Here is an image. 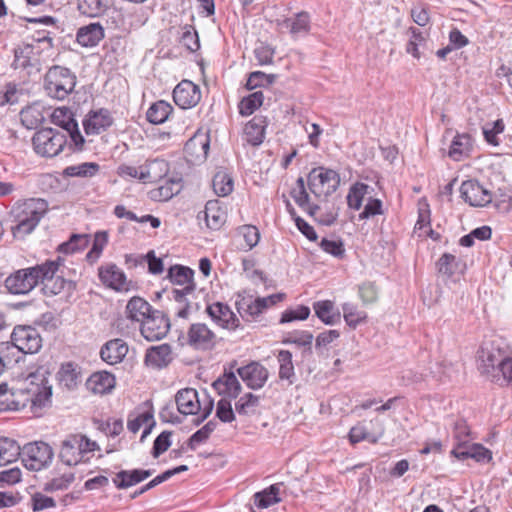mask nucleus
<instances>
[{
  "instance_id": "obj_25",
  "label": "nucleus",
  "mask_w": 512,
  "mask_h": 512,
  "mask_svg": "<svg viewBox=\"0 0 512 512\" xmlns=\"http://www.w3.org/2000/svg\"><path fill=\"white\" fill-rule=\"evenodd\" d=\"M128 353V345L122 339L116 338L106 342L101 350V359L109 365H115L125 358Z\"/></svg>"
},
{
  "instance_id": "obj_62",
  "label": "nucleus",
  "mask_w": 512,
  "mask_h": 512,
  "mask_svg": "<svg viewBox=\"0 0 512 512\" xmlns=\"http://www.w3.org/2000/svg\"><path fill=\"white\" fill-rule=\"evenodd\" d=\"M454 439L456 445L463 443L464 445L469 444L470 430L465 420H458L454 425Z\"/></svg>"
},
{
  "instance_id": "obj_63",
  "label": "nucleus",
  "mask_w": 512,
  "mask_h": 512,
  "mask_svg": "<svg viewBox=\"0 0 512 512\" xmlns=\"http://www.w3.org/2000/svg\"><path fill=\"white\" fill-rule=\"evenodd\" d=\"M31 505L33 511L37 512L55 507L56 502L52 497L46 496L42 493H35L31 498Z\"/></svg>"
},
{
  "instance_id": "obj_9",
  "label": "nucleus",
  "mask_w": 512,
  "mask_h": 512,
  "mask_svg": "<svg viewBox=\"0 0 512 512\" xmlns=\"http://www.w3.org/2000/svg\"><path fill=\"white\" fill-rule=\"evenodd\" d=\"M53 455L52 448L42 441L28 443L20 449L22 463L31 471L46 468L51 463Z\"/></svg>"
},
{
  "instance_id": "obj_14",
  "label": "nucleus",
  "mask_w": 512,
  "mask_h": 512,
  "mask_svg": "<svg viewBox=\"0 0 512 512\" xmlns=\"http://www.w3.org/2000/svg\"><path fill=\"white\" fill-rule=\"evenodd\" d=\"M98 277L101 283L115 291H128L130 289V282L127 281L126 275L114 263H106L98 268Z\"/></svg>"
},
{
  "instance_id": "obj_15",
  "label": "nucleus",
  "mask_w": 512,
  "mask_h": 512,
  "mask_svg": "<svg viewBox=\"0 0 512 512\" xmlns=\"http://www.w3.org/2000/svg\"><path fill=\"white\" fill-rule=\"evenodd\" d=\"M205 311L211 320L221 328L236 330L240 326V320L225 303L213 302L206 306Z\"/></svg>"
},
{
  "instance_id": "obj_5",
  "label": "nucleus",
  "mask_w": 512,
  "mask_h": 512,
  "mask_svg": "<svg viewBox=\"0 0 512 512\" xmlns=\"http://www.w3.org/2000/svg\"><path fill=\"white\" fill-rule=\"evenodd\" d=\"M76 82V75L70 69L55 65L45 74L44 90L49 97L64 100L74 91Z\"/></svg>"
},
{
  "instance_id": "obj_57",
  "label": "nucleus",
  "mask_w": 512,
  "mask_h": 512,
  "mask_svg": "<svg viewBox=\"0 0 512 512\" xmlns=\"http://www.w3.org/2000/svg\"><path fill=\"white\" fill-rule=\"evenodd\" d=\"M310 315V308L299 305L295 309H288L282 313L280 323H288L295 320H306Z\"/></svg>"
},
{
  "instance_id": "obj_51",
  "label": "nucleus",
  "mask_w": 512,
  "mask_h": 512,
  "mask_svg": "<svg viewBox=\"0 0 512 512\" xmlns=\"http://www.w3.org/2000/svg\"><path fill=\"white\" fill-rule=\"evenodd\" d=\"M89 243L88 235L73 234L70 239L58 246V251L64 254H72L83 250Z\"/></svg>"
},
{
  "instance_id": "obj_21",
  "label": "nucleus",
  "mask_w": 512,
  "mask_h": 512,
  "mask_svg": "<svg viewBox=\"0 0 512 512\" xmlns=\"http://www.w3.org/2000/svg\"><path fill=\"white\" fill-rule=\"evenodd\" d=\"M173 352L169 344L151 346L145 354V364L155 369H163L173 361Z\"/></svg>"
},
{
  "instance_id": "obj_61",
  "label": "nucleus",
  "mask_w": 512,
  "mask_h": 512,
  "mask_svg": "<svg viewBox=\"0 0 512 512\" xmlns=\"http://www.w3.org/2000/svg\"><path fill=\"white\" fill-rule=\"evenodd\" d=\"M313 341V334L309 331H296L289 334L285 342L297 344L299 346L308 347L311 352V345Z\"/></svg>"
},
{
  "instance_id": "obj_32",
  "label": "nucleus",
  "mask_w": 512,
  "mask_h": 512,
  "mask_svg": "<svg viewBox=\"0 0 512 512\" xmlns=\"http://www.w3.org/2000/svg\"><path fill=\"white\" fill-rule=\"evenodd\" d=\"M473 148V141L469 134H457L450 145L449 157L455 161H460L468 157Z\"/></svg>"
},
{
  "instance_id": "obj_47",
  "label": "nucleus",
  "mask_w": 512,
  "mask_h": 512,
  "mask_svg": "<svg viewBox=\"0 0 512 512\" xmlns=\"http://www.w3.org/2000/svg\"><path fill=\"white\" fill-rule=\"evenodd\" d=\"M34 56V47L29 44L18 46L14 49V61L12 67L14 69H25L32 66L31 60Z\"/></svg>"
},
{
  "instance_id": "obj_41",
  "label": "nucleus",
  "mask_w": 512,
  "mask_h": 512,
  "mask_svg": "<svg viewBox=\"0 0 512 512\" xmlns=\"http://www.w3.org/2000/svg\"><path fill=\"white\" fill-rule=\"evenodd\" d=\"M259 405L260 397L248 392L235 402V412L240 416H251L257 412Z\"/></svg>"
},
{
  "instance_id": "obj_37",
  "label": "nucleus",
  "mask_w": 512,
  "mask_h": 512,
  "mask_svg": "<svg viewBox=\"0 0 512 512\" xmlns=\"http://www.w3.org/2000/svg\"><path fill=\"white\" fill-rule=\"evenodd\" d=\"M282 26L289 29L293 37L307 34L310 30V16L307 12H300L294 18H287Z\"/></svg>"
},
{
  "instance_id": "obj_39",
  "label": "nucleus",
  "mask_w": 512,
  "mask_h": 512,
  "mask_svg": "<svg viewBox=\"0 0 512 512\" xmlns=\"http://www.w3.org/2000/svg\"><path fill=\"white\" fill-rule=\"evenodd\" d=\"M313 308L317 317L326 325H334L340 321V313L334 312V304L330 300L315 302Z\"/></svg>"
},
{
  "instance_id": "obj_43",
  "label": "nucleus",
  "mask_w": 512,
  "mask_h": 512,
  "mask_svg": "<svg viewBox=\"0 0 512 512\" xmlns=\"http://www.w3.org/2000/svg\"><path fill=\"white\" fill-rule=\"evenodd\" d=\"M20 456V446L10 438H0V466L15 461Z\"/></svg>"
},
{
  "instance_id": "obj_31",
  "label": "nucleus",
  "mask_w": 512,
  "mask_h": 512,
  "mask_svg": "<svg viewBox=\"0 0 512 512\" xmlns=\"http://www.w3.org/2000/svg\"><path fill=\"white\" fill-rule=\"evenodd\" d=\"M153 311L145 299L134 296L128 301L125 312L129 320L142 323Z\"/></svg>"
},
{
  "instance_id": "obj_34",
  "label": "nucleus",
  "mask_w": 512,
  "mask_h": 512,
  "mask_svg": "<svg viewBox=\"0 0 512 512\" xmlns=\"http://www.w3.org/2000/svg\"><path fill=\"white\" fill-rule=\"evenodd\" d=\"M290 195L296 204L305 210L309 215L314 216L319 210L318 205H311L309 203L310 197L306 191L303 177H299L296 180V187L291 190Z\"/></svg>"
},
{
  "instance_id": "obj_27",
  "label": "nucleus",
  "mask_w": 512,
  "mask_h": 512,
  "mask_svg": "<svg viewBox=\"0 0 512 512\" xmlns=\"http://www.w3.org/2000/svg\"><path fill=\"white\" fill-rule=\"evenodd\" d=\"M169 172V163L164 159L147 160L141 165V176L144 183H155L162 180Z\"/></svg>"
},
{
  "instance_id": "obj_3",
  "label": "nucleus",
  "mask_w": 512,
  "mask_h": 512,
  "mask_svg": "<svg viewBox=\"0 0 512 512\" xmlns=\"http://www.w3.org/2000/svg\"><path fill=\"white\" fill-rule=\"evenodd\" d=\"M168 278L175 286L169 294V298L178 305L175 307V314L179 318L187 319L191 312L190 299L196 290L194 270L186 266L174 265L168 270Z\"/></svg>"
},
{
  "instance_id": "obj_28",
  "label": "nucleus",
  "mask_w": 512,
  "mask_h": 512,
  "mask_svg": "<svg viewBox=\"0 0 512 512\" xmlns=\"http://www.w3.org/2000/svg\"><path fill=\"white\" fill-rule=\"evenodd\" d=\"M105 37L104 28L100 23H90L77 30L76 41L82 47H94Z\"/></svg>"
},
{
  "instance_id": "obj_8",
  "label": "nucleus",
  "mask_w": 512,
  "mask_h": 512,
  "mask_svg": "<svg viewBox=\"0 0 512 512\" xmlns=\"http://www.w3.org/2000/svg\"><path fill=\"white\" fill-rule=\"evenodd\" d=\"M178 341L194 350H211L217 343L216 334L205 323H192L187 332L180 334Z\"/></svg>"
},
{
  "instance_id": "obj_23",
  "label": "nucleus",
  "mask_w": 512,
  "mask_h": 512,
  "mask_svg": "<svg viewBox=\"0 0 512 512\" xmlns=\"http://www.w3.org/2000/svg\"><path fill=\"white\" fill-rule=\"evenodd\" d=\"M175 402L179 413L183 415H194L201 409L198 392L193 388L179 390Z\"/></svg>"
},
{
  "instance_id": "obj_30",
  "label": "nucleus",
  "mask_w": 512,
  "mask_h": 512,
  "mask_svg": "<svg viewBox=\"0 0 512 512\" xmlns=\"http://www.w3.org/2000/svg\"><path fill=\"white\" fill-rule=\"evenodd\" d=\"M267 126L266 118L260 115L254 116L244 128V139L252 146H258L263 142L265 128Z\"/></svg>"
},
{
  "instance_id": "obj_13",
  "label": "nucleus",
  "mask_w": 512,
  "mask_h": 512,
  "mask_svg": "<svg viewBox=\"0 0 512 512\" xmlns=\"http://www.w3.org/2000/svg\"><path fill=\"white\" fill-rule=\"evenodd\" d=\"M506 358L499 349L493 347L491 349L488 347L482 348L481 365L479 366L481 374L485 375L491 382L501 381L499 371Z\"/></svg>"
},
{
  "instance_id": "obj_7",
  "label": "nucleus",
  "mask_w": 512,
  "mask_h": 512,
  "mask_svg": "<svg viewBox=\"0 0 512 512\" xmlns=\"http://www.w3.org/2000/svg\"><path fill=\"white\" fill-rule=\"evenodd\" d=\"M67 143L66 135L53 128L38 130L32 137L34 151L47 158L57 156Z\"/></svg>"
},
{
  "instance_id": "obj_2",
  "label": "nucleus",
  "mask_w": 512,
  "mask_h": 512,
  "mask_svg": "<svg viewBox=\"0 0 512 512\" xmlns=\"http://www.w3.org/2000/svg\"><path fill=\"white\" fill-rule=\"evenodd\" d=\"M48 211V203L41 198H30L17 202L10 211L11 232L15 238L23 239L31 234Z\"/></svg>"
},
{
  "instance_id": "obj_6",
  "label": "nucleus",
  "mask_w": 512,
  "mask_h": 512,
  "mask_svg": "<svg viewBox=\"0 0 512 512\" xmlns=\"http://www.w3.org/2000/svg\"><path fill=\"white\" fill-rule=\"evenodd\" d=\"M97 448L96 442L91 441L84 435H69L61 444L59 457L64 464L73 466L87 461V455Z\"/></svg>"
},
{
  "instance_id": "obj_60",
  "label": "nucleus",
  "mask_w": 512,
  "mask_h": 512,
  "mask_svg": "<svg viewBox=\"0 0 512 512\" xmlns=\"http://www.w3.org/2000/svg\"><path fill=\"white\" fill-rule=\"evenodd\" d=\"M320 247L326 253H329L337 258H342L345 254L344 245L341 240H329L323 238L320 242Z\"/></svg>"
},
{
  "instance_id": "obj_36",
  "label": "nucleus",
  "mask_w": 512,
  "mask_h": 512,
  "mask_svg": "<svg viewBox=\"0 0 512 512\" xmlns=\"http://www.w3.org/2000/svg\"><path fill=\"white\" fill-rule=\"evenodd\" d=\"M283 483H276L254 494V504L261 509L268 508L281 501L279 494Z\"/></svg>"
},
{
  "instance_id": "obj_33",
  "label": "nucleus",
  "mask_w": 512,
  "mask_h": 512,
  "mask_svg": "<svg viewBox=\"0 0 512 512\" xmlns=\"http://www.w3.org/2000/svg\"><path fill=\"white\" fill-rule=\"evenodd\" d=\"M436 266L438 272L448 278L456 274H463L466 269L465 263L450 253H444L439 258Z\"/></svg>"
},
{
  "instance_id": "obj_45",
  "label": "nucleus",
  "mask_w": 512,
  "mask_h": 512,
  "mask_svg": "<svg viewBox=\"0 0 512 512\" xmlns=\"http://www.w3.org/2000/svg\"><path fill=\"white\" fill-rule=\"evenodd\" d=\"M100 170V165L96 162H84L77 165H71L65 168L64 174L69 177L91 178Z\"/></svg>"
},
{
  "instance_id": "obj_19",
  "label": "nucleus",
  "mask_w": 512,
  "mask_h": 512,
  "mask_svg": "<svg viewBox=\"0 0 512 512\" xmlns=\"http://www.w3.org/2000/svg\"><path fill=\"white\" fill-rule=\"evenodd\" d=\"M113 124V118L108 109L91 110L83 120L84 131L87 135H98Z\"/></svg>"
},
{
  "instance_id": "obj_50",
  "label": "nucleus",
  "mask_w": 512,
  "mask_h": 512,
  "mask_svg": "<svg viewBox=\"0 0 512 512\" xmlns=\"http://www.w3.org/2000/svg\"><path fill=\"white\" fill-rule=\"evenodd\" d=\"M51 118L55 125L66 131H70V128H76L77 121L74 119L73 113L69 108L62 107L55 109Z\"/></svg>"
},
{
  "instance_id": "obj_38",
  "label": "nucleus",
  "mask_w": 512,
  "mask_h": 512,
  "mask_svg": "<svg viewBox=\"0 0 512 512\" xmlns=\"http://www.w3.org/2000/svg\"><path fill=\"white\" fill-rule=\"evenodd\" d=\"M78 10L82 15L95 18L102 16L110 6L109 0H78Z\"/></svg>"
},
{
  "instance_id": "obj_10",
  "label": "nucleus",
  "mask_w": 512,
  "mask_h": 512,
  "mask_svg": "<svg viewBox=\"0 0 512 512\" xmlns=\"http://www.w3.org/2000/svg\"><path fill=\"white\" fill-rule=\"evenodd\" d=\"M340 179L336 171L323 167L314 168L308 174V188L316 197L333 193Z\"/></svg>"
},
{
  "instance_id": "obj_44",
  "label": "nucleus",
  "mask_w": 512,
  "mask_h": 512,
  "mask_svg": "<svg viewBox=\"0 0 512 512\" xmlns=\"http://www.w3.org/2000/svg\"><path fill=\"white\" fill-rule=\"evenodd\" d=\"M279 378L287 380L289 384H293L295 380L294 365L292 362V353L288 350H281L278 353Z\"/></svg>"
},
{
  "instance_id": "obj_58",
  "label": "nucleus",
  "mask_w": 512,
  "mask_h": 512,
  "mask_svg": "<svg viewBox=\"0 0 512 512\" xmlns=\"http://www.w3.org/2000/svg\"><path fill=\"white\" fill-rule=\"evenodd\" d=\"M358 292L364 305L375 303L378 299V289L373 282L362 283Z\"/></svg>"
},
{
  "instance_id": "obj_11",
  "label": "nucleus",
  "mask_w": 512,
  "mask_h": 512,
  "mask_svg": "<svg viewBox=\"0 0 512 512\" xmlns=\"http://www.w3.org/2000/svg\"><path fill=\"white\" fill-rule=\"evenodd\" d=\"M11 344L24 354H35L42 347V337L32 326L18 325L11 333Z\"/></svg>"
},
{
  "instance_id": "obj_16",
  "label": "nucleus",
  "mask_w": 512,
  "mask_h": 512,
  "mask_svg": "<svg viewBox=\"0 0 512 512\" xmlns=\"http://www.w3.org/2000/svg\"><path fill=\"white\" fill-rule=\"evenodd\" d=\"M200 99V88L190 80L181 81L173 90V100L182 109L196 106Z\"/></svg>"
},
{
  "instance_id": "obj_49",
  "label": "nucleus",
  "mask_w": 512,
  "mask_h": 512,
  "mask_svg": "<svg viewBox=\"0 0 512 512\" xmlns=\"http://www.w3.org/2000/svg\"><path fill=\"white\" fill-rule=\"evenodd\" d=\"M369 186L362 182H357L351 186L347 195V204L353 210H359L363 199L368 194Z\"/></svg>"
},
{
  "instance_id": "obj_4",
  "label": "nucleus",
  "mask_w": 512,
  "mask_h": 512,
  "mask_svg": "<svg viewBox=\"0 0 512 512\" xmlns=\"http://www.w3.org/2000/svg\"><path fill=\"white\" fill-rule=\"evenodd\" d=\"M50 373L42 366L22 374L20 390L28 395L27 400L33 408H42L51 402L52 385L49 384Z\"/></svg>"
},
{
  "instance_id": "obj_29",
  "label": "nucleus",
  "mask_w": 512,
  "mask_h": 512,
  "mask_svg": "<svg viewBox=\"0 0 512 512\" xmlns=\"http://www.w3.org/2000/svg\"><path fill=\"white\" fill-rule=\"evenodd\" d=\"M153 472V470L144 469L122 470L113 478V483L118 489H126L144 481Z\"/></svg>"
},
{
  "instance_id": "obj_20",
  "label": "nucleus",
  "mask_w": 512,
  "mask_h": 512,
  "mask_svg": "<svg viewBox=\"0 0 512 512\" xmlns=\"http://www.w3.org/2000/svg\"><path fill=\"white\" fill-rule=\"evenodd\" d=\"M451 455L459 460L473 459L478 463H488L492 460V452L482 444L455 445Z\"/></svg>"
},
{
  "instance_id": "obj_54",
  "label": "nucleus",
  "mask_w": 512,
  "mask_h": 512,
  "mask_svg": "<svg viewBox=\"0 0 512 512\" xmlns=\"http://www.w3.org/2000/svg\"><path fill=\"white\" fill-rule=\"evenodd\" d=\"M54 275L55 274H52L51 276H48L47 279L40 281V283L43 284V294L46 296L58 295L64 290L65 285L67 284V281L63 277H54Z\"/></svg>"
},
{
  "instance_id": "obj_18",
  "label": "nucleus",
  "mask_w": 512,
  "mask_h": 512,
  "mask_svg": "<svg viewBox=\"0 0 512 512\" xmlns=\"http://www.w3.org/2000/svg\"><path fill=\"white\" fill-rule=\"evenodd\" d=\"M243 382L253 390L262 388L268 380V370L258 362H251L236 369Z\"/></svg>"
},
{
  "instance_id": "obj_55",
  "label": "nucleus",
  "mask_w": 512,
  "mask_h": 512,
  "mask_svg": "<svg viewBox=\"0 0 512 512\" xmlns=\"http://www.w3.org/2000/svg\"><path fill=\"white\" fill-rule=\"evenodd\" d=\"M217 422L211 420L207 422L201 429L197 430L188 440V446L191 450H195L196 445L205 442L216 429Z\"/></svg>"
},
{
  "instance_id": "obj_52",
  "label": "nucleus",
  "mask_w": 512,
  "mask_h": 512,
  "mask_svg": "<svg viewBox=\"0 0 512 512\" xmlns=\"http://www.w3.org/2000/svg\"><path fill=\"white\" fill-rule=\"evenodd\" d=\"M342 310L344 320L351 328H356L367 318V314L364 311L358 310L357 306L352 303H344Z\"/></svg>"
},
{
  "instance_id": "obj_56",
  "label": "nucleus",
  "mask_w": 512,
  "mask_h": 512,
  "mask_svg": "<svg viewBox=\"0 0 512 512\" xmlns=\"http://www.w3.org/2000/svg\"><path fill=\"white\" fill-rule=\"evenodd\" d=\"M216 416L224 423H230L235 420V412L229 399L222 398L217 402Z\"/></svg>"
},
{
  "instance_id": "obj_46",
  "label": "nucleus",
  "mask_w": 512,
  "mask_h": 512,
  "mask_svg": "<svg viewBox=\"0 0 512 512\" xmlns=\"http://www.w3.org/2000/svg\"><path fill=\"white\" fill-rule=\"evenodd\" d=\"M214 192L218 196H227L233 191V179L226 171H218L212 179Z\"/></svg>"
},
{
  "instance_id": "obj_22",
  "label": "nucleus",
  "mask_w": 512,
  "mask_h": 512,
  "mask_svg": "<svg viewBox=\"0 0 512 512\" xmlns=\"http://www.w3.org/2000/svg\"><path fill=\"white\" fill-rule=\"evenodd\" d=\"M212 386L219 395L230 399H236L242 390V386L235 372L232 370H225L224 373L213 382Z\"/></svg>"
},
{
  "instance_id": "obj_42",
  "label": "nucleus",
  "mask_w": 512,
  "mask_h": 512,
  "mask_svg": "<svg viewBox=\"0 0 512 512\" xmlns=\"http://www.w3.org/2000/svg\"><path fill=\"white\" fill-rule=\"evenodd\" d=\"M22 124L28 129H35L44 120L42 107L39 104H32L23 108L20 112Z\"/></svg>"
},
{
  "instance_id": "obj_12",
  "label": "nucleus",
  "mask_w": 512,
  "mask_h": 512,
  "mask_svg": "<svg viewBox=\"0 0 512 512\" xmlns=\"http://www.w3.org/2000/svg\"><path fill=\"white\" fill-rule=\"evenodd\" d=\"M169 329V318L159 310H154L140 326L142 336L148 341L161 340L167 335Z\"/></svg>"
},
{
  "instance_id": "obj_1",
  "label": "nucleus",
  "mask_w": 512,
  "mask_h": 512,
  "mask_svg": "<svg viewBox=\"0 0 512 512\" xmlns=\"http://www.w3.org/2000/svg\"><path fill=\"white\" fill-rule=\"evenodd\" d=\"M61 258L48 260L42 264L16 270L4 280V286L12 295H26L30 293L43 279L55 274L61 264Z\"/></svg>"
},
{
  "instance_id": "obj_24",
  "label": "nucleus",
  "mask_w": 512,
  "mask_h": 512,
  "mask_svg": "<svg viewBox=\"0 0 512 512\" xmlns=\"http://www.w3.org/2000/svg\"><path fill=\"white\" fill-rule=\"evenodd\" d=\"M371 423L375 425V430L372 432H369L363 425H356L352 427L349 432V439L351 443L356 444L365 440L373 444L377 443L384 435V424L378 418L372 420Z\"/></svg>"
},
{
  "instance_id": "obj_53",
  "label": "nucleus",
  "mask_w": 512,
  "mask_h": 512,
  "mask_svg": "<svg viewBox=\"0 0 512 512\" xmlns=\"http://www.w3.org/2000/svg\"><path fill=\"white\" fill-rule=\"evenodd\" d=\"M58 379L62 386L71 390L78 384V373L72 363L63 364L58 372Z\"/></svg>"
},
{
  "instance_id": "obj_35",
  "label": "nucleus",
  "mask_w": 512,
  "mask_h": 512,
  "mask_svg": "<svg viewBox=\"0 0 512 512\" xmlns=\"http://www.w3.org/2000/svg\"><path fill=\"white\" fill-rule=\"evenodd\" d=\"M205 220L210 229L218 230L225 222L226 212L218 200H210L205 205Z\"/></svg>"
},
{
  "instance_id": "obj_26",
  "label": "nucleus",
  "mask_w": 512,
  "mask_h": 512,
  "mask_svg": "<svg viewBox=\"0 0 512 512\" xmlns=\"http://www.w3.org/2000/svg\"><path fill=\"white\" fill-rule=\"evenodd\" d=\"M116 384L115 376L107 371L94 372L86 381V387L94 394H108Z\"/></svg>"
},
{
  "instance_id": "obj_17",
  "label": "nucleus",
  "mask_w": 512,
  "mask_h": 512,
  "mask_svg": "<svg viewBox=\"0 0 512 512\" xmlns=\"http://www.w3.org/2000/svg\"><path fill=\"white\" fill-rule=\"evenodd\" d=\"M460 194L465 202L474 207H482L492 201L491 193L476 180L464 181Z\"/></svg>"
},
{
  "instance_id": "obj_40",
  "label": "nucleus",
  "mask_w": 512,
  "mask_h": 512,
  "mask_svg": "<svg viewBox=\"0 0 512 512\" xmlns=\"http://www.w3.org/2000/svg\"><path fill=\"white\" fill-rule=\"evenodd\" d=\"M172 111L173 108L168 102L160 100L149 107L146 117L150 123L158 125L164 123Z\"/></svg>"
},
{
  "instance_id": "obj_59",
  "label": "nucleus",
  "mask_w": 512,
  "mask_h": 512,
  "mask_svg": "<svg viewBox=\"0 0 512 512\" xmlns=\"http://www.w3.org/2000/svg\"><path fill=\"white\" fill-rule=\"evenodd\" d=\"M172 432L163 431L159 434L154 440L153 448H152V456L154 458H158L162 453L168 450L171 445L170 437Z\"/></svg>"
},
{
  "instance_id": "obj_48",
  "label": "nucleus",
  "mask_w": 512,
  "mask_h": 512,
  "mask_svg": "<svg viewBox=\"0 0 512 512\" xmlns=\"http://www.w3.org/2000/svg\"><path fill=\"white\" fill-rule=\"evenodd\" d=\"M264 95L261 91H256L244 97L238 107L239 113L242 116H250L257 110L263 103Z\"/></svg>"
},
{
  "instance_id": "obj_64",
  "label": "nucleus",
  "mask_w": 512,
  "mask_h": 512,
  "mask_svg": "<svg viewBox=\"0 0 512 512\" xmlns=\"http://www.w3.org/2000/svg\"><path fill=\"white\" fill-rule=\"evenodd\" d=\"M240 233L243 235L246 247H248V249H252L258 244L260 239V233L255 226L244 225L241 227Z\"/></svg>"
}]
</instances>
